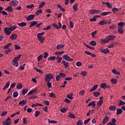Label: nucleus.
Instances as JSON below:
<instances>
[{
  "label": "nucleus",
  "mask_w": 125,
  "mask_h": 125,
  "mask_svg": "<svg viewBox=\"0 0 125 125\" xmlns=\"http://www.w3.org/2000/svg\"><path fill=\"white\" fill-rule=\"evenodd\" d=\"M11 6H17L18 5V1L17 0H13L11 1L9 4Z\"/></svg>",
  "instance_id": "nucleus-7"
},
{
  "label": "nucleus",
  "mask_w": 125,
  "mask_h": 125,
  "mask_svg": "<svg viewBox=\"0 0 125 125\" xmlns=\"http://www.w3.org/2000/svg\"><path fill=\"white\" fill-rule=\"evenodd\" d=\"M106 39H107L109 42H110V41H113V40H115V39H116V36L108 35L107 37H106Z\"/></svg>",
  "instance_id": "nucleus-14"
},
{
  "label": "nucleus",
  "mask_w": 125,
  "mask_h": 125,
  "mask_svg": "<svg viewBox=\"0 0 125 125\" xmlns=\"http://www.w3.org/2000/svg\"><path fill=\"white\" fill-rule=\"evenodd\" d=\"M56 59H57L58 63H61L62 59H63V58L58 56L57 58H56Z\"/></svg>",
  "instance_id": "nucleus-28"
},
{
  "label": "nucleus",
  "mask_w": 125,
  "mask_h": 125,
  "mask_svg": "<svg viewBox=\"0 0 125 125\" xmlns=\"http://www.w3.org/2000/svg\"><path fill=\"white\" fill-rule=\"evenodd\" d=\"M22 87H23V86L22 85L21 83H20L17 85V88L18 89H21V88H22Z\"/></svg>",
  "instance_id": "nucleus-49"
},
{
  "label": "nucleus",
  "mask_w": 125,
  "mask_h": 125,
  "mask_svg": "<svg viewBox=\"0 0 125 125\" xmlns=\"http://www.w3.org/2000/svg\"><path fill=\"white\" fill-rule=\"evenodd\" d=\"M109 122V117L108 116H105L103 120L102 124L103 125H105L106 123Z\"/></svg>",
  "instance_id": "nucleus-10"
},
{
  "label": "nucleus",
  "mask_w": 125,
  "mask_h": 125,
  "mask_svg": "<svg viewBox=\"0 0 125 125\" xmlns=\"http://www.w3.org/2000/svg\"><path fill=\"white\" fill-rule=\"evenodd\" d=\"M62 64H63V66H64L65 69L67 68H69L70 67V65H69V62H66V61H62Z\"/></svg>",
  "instance_id": "nucleus-8"
},
{
  "label": "nucleus",
  "mask_w": 125,
  "mask_h": 125,
  "mask_svg": "<svg viewBox=\"0 0 125 125\" xmlns=\"http://www.w3.org/2000/svg\"><path fill=\"white\" fill-rule=\"evenodd\" d=\"M73 95H74V94H70L67 95V98H68L69 99H70V100H73Z\"/></svg>",
  "instance_id": "nucleus-40"
},
{
  "label": "nucleus",
  "mask_w": 125,
  "mask_h": 125,
  "mask_svg": "<svg viewBox=\"0 0 125 125\" xmlns=\"http://www.w3.org/2000/svg\"><path fill=\"white\" fill-rule=\"evenodd\" d=\"M53 75H52L51 74L48 73L45 75L44 81L45 82H50V80H53Z\"/></svg>",
  "instance_id": "nucleus-3"
},
{
  "label": "nucleus",
  "mask_w": 125,
  "mask_h": 125,
  "mask_svg": "<svg viewBox=\"0 0 125 125\" xmlns=\"http://www.w3.org/2000/svg\"><path fill=\"white\" fill-rule=\"evenodd\" d=\"M14 47H15V49H18V50H19L20 49H21V47L18 44H15L14 45Z\"/></svg>",
  "instance_id": "nucleus-50"
},
{
  "label": "nucleus",
  "mask_w": 125,
  "mask_h": 125,
  "mask_svg": "<svg viewBox=\"0 0 125 125\" xmlns=\"http://www.w3.org/2000/svg\"><path fill=\"white\" fill-rule=\"evenodd\" d=\"M90 44L92 46H95V45H96L97 44V43L96 42H95V41H92L90 42Z\"/></svg>",
  "instance_id": "nucleus-34"
},
{
  "label": "nucleus",
  "mask_w": 125,
  "mask_h": 125,
  "mask_svg": "<svg viewBox=\"0 0 125 125\" xmlns=\"http://www.w3.org/2000/svg\"><path fill=\"white\" fill-rule=\"evenodd\" d=\"M108 23V22L106 21H104V20L103 21H100L99 22V24H100V25H106V24H107Z\"/></svg>",
  "instance_id": "nucleus-37"
},
{
  "label": "nucleus",
  "mask_w": 125,
  "mask_h": 125,
  "mask_svg": "<svg viewBox=\"0 0 125 125\" xmlns=\"http://www.w3.org/2000/svg\"><path fill=\"white\" fill-rule=\"evenodd\" d=\"M5 10L6 11H8L9 12H12L13 11V8L11 6H8L7 8H5Z\"/></svg>",
  "instance_id": "nucleus-23"
},
{
  "label": "nucleus",
  "mask_w": 125,
  "mask_h": 125,
  "mask_svg": "<svg viewBox=\"0 0 125 125\" xmlns=\"http://www.w3.org/2000/svg\"><path fill=\"white\" fill-rule=\"evenodd\" d=\"M91 14H101V11L98 10L91 9L90 10Z\"/></svg>",
  "instance_id": "nucleus-4"
},
{
  "label": "nucleus",
  "mask_w": 125,
  "mask_h": 125,
  "mask_svg": "<svg viewBox=\"0 0 125 125\" xmlns=\"http://www.w3.org/2000/svg\"><path fill=\"white\" fill-rule=\"evenodd\" d=\"M17 96H18V92H17V91L14 92L13 93L14 98H16V97H17Z\"/></svg>",
  "instance_id": "nucleus-57"
},
{
  "label": "nucleus",
  "mask_w": 125,
  "mask_h": 125,
  "mask_svg": "<svg viewBox=\"0 0 125 125\" xmlns=\"http://www.w3.org/2000/svg\"><path fill=\"white\" fill-rule=\"evenodd\" d=\"M37 24H38L37 21H31L29 27H30V28H32V27H34V26H36V25H37Z\"/></svg>",
  "instance_id": "nucleus-17"
},
{
  "label": "nucleus",
  "mask_w": 125,
  "mask_h": 125,
  "mask_svg": "<svg viewBox=\"0 0 125 125\" xmlns=\"http://www.w3.org/2000/svg\"><path fill=\"white\" fill-rule=\"evenodd\" d=\"M35 71H36L37 72H39V73H40V74H41L42 75V74H43V72H42V70L39 69L38 68H36L35 69Z\"/></svg>",
  "instance_id": "nucleus-53"
},
{
  "label": "nucleus",
  "mask_w": 125,
  "mask_h": 125,
  "mask_svg": "<svg viewBox=\"0 0 125 125\" xmlns=\"http://www.w3.org/2000/svg\"><path fill=\"white\" fill-rule=\"evenodd\" d=\"M47 83V86L49 88L52 87V83L51 82H49V81H46Z\"/></svg>",
  "instance_id": "nucleus-38"
},
{
  "label": "nucleus",
  "mask_w": 125,
  "mask_h": 125,
  "mask_svg": "<svg viewBox=\"0 0 125 125\" xmlns=\"http://www.w3.org/2000/svg\"><path fill=\"white\" fill-rule=\"evenodd\" d=\"M27 101H28V100L27 99L21 101L19 102V104L21 106H24V105H26V104H27Z\"/></svg>",
  "instance_id": "nucleus-11"
},
{
  "label": "nucleus",
  "mask_w": 125,
  "mask_h": 125,
  "mask_svg": "<svg viewBox=\"0 0 125 125\" xmlns=\"http://www.w3.org/2000/svg\"><path fill=\"white\" fill-rule=\"evenodd\" d=\"M116 27H117L116 25L112 24V25L109 26V29H111V30H114V29H115V28H116Z\"/></svg>",
  "instance_id": "nucleus-54"
},
{
  "label": "nucleus",
  "mask_w": 125,
  "mask_h": 125,
  "mask_svg": "<svg viewBox=\"0 0 125 125\" xmlns=\"http://www.w3.org/2000/svg\"><path fill=\"white\" fill-rule=\"evenodd\" d=\"M64 54V51H62L61 52H56V55H62V54Z\"/></svg>",
  "instance_id": "nucleus-52"
},
{
  "label": "nucleus",
  "mask_w": 125,
  "mask_h": 125,
  "mask_svg": "<svg viewBox=\"0 0 125 125\" xmlns=\"http://www.w3.org/2000/svg\"><path fill=\"white\" fill-rule=\"evenodd\" d=\"M100 51L102 53H104V54H106L107 53H110V51L108 48L106 49H100Z\"/></svg>",
  "instance_id": "nucleus-9"
},
{
  "label": "nucleus",
  "mask_w": 125,
  "mask_h": 125,
  "mask_svg": "<svg viewBox=\"0 0 125 125\" xmlns=\"http://www.w3.org/2000/svg\"><path fill=\"white\" fill-rule=\"evenodd\" d=\"M84 53L87 55H90V56H92V57H96V55L95 54H92L87 51H85Z\"/></svg>",
  "instance_id": "nucleus-19"
},
{
  "label": "nucleus",
  "mask_w": 125,
  "mask_h": 125,
  "mask_svg": "<svg viewBox=\"0 0 125 125\" xmlns=\"http://www.w3.org/2000/svg\"><path fill=\"white\" fill-rule=\"evenodd\" d=\"M100 42H101V43H102L103 44H104V43H108V42H109V40H108V39H102L100 40Z\"/></svg>",
  "instance_id": "nucleus-15"
},
{
  "label": "nucleus",
  "mask_w": 125,
  "mask_h": 125,
  "mask_svg": "<svg viewBox=\"0 0 125 125\" xmlns=\"http://www.w3.org/2000/svg\"><path fill=\"white\" fill-rule=\"evenodd\" d=\"M118 105L119 106H122V105H125V103L124 101L121 100Z\"/></svg>",
  "instance_id": "nucleus-62"
},
{
  "label": "nucleus",
  "mask_w": 125,
  "mask_h": 125,
  "mask_svg": "<svg viewBox=\"0 0 125 125\" xmlns=\"http://www.w3.org/2000/svg\"><path fill=\"white\" fill-rule=\"evenodd\" d=\"M27 8H29L30 9L33 8L34 7V4H31V5H28L26 6Z\"/></svg>",
  "instance_id": "nucleus-64"
},
{
  "label": "nucleus",
  "mask_w": 125,
  "mask_h": 125,
  "mask_svg": "<svg viewBox=\"0 0 125 125\" xmlns=\"http://www.w3.org/2000/svg\"><path fill=\"white\" fill-rule=\"evenodd\" d=\"M61 79V76H60V75H58L56 77V81H60V80Z\"/></svg>",
  "instance_id": "nucleus-61"
},
{
  "label": "nucleus",
  "mask_w": 125,
  "mask_h": 125,
  "mask_svg": "<svg viewBox=\"0 0 125 125\" xmlns=\"http://www.w3.org/2000/svg\"><path fill=\"white\" fill-rule=\"evenodd\" d=\"M93 105V108H95V106H96V104H95V101H93L90 103L88 104V107H90V106H92Z\"/></svg>",
  "instance_id": "nucleus-18"
},
{
  "label": "nucleus",
  "mask_w": 125,
  "mask_h": 125,
  "mask_svg": "<svg viewBox=\"0 0 125 125\" xmlns=\"http://www.w3.org/2000/svg\"><path fill=\"white\" fill-rule=\"evenodd\" d=\"M112 13V12H104L101 13V16H106V15H109Z\"/></svg>",
  "instance_id": "nucleus-22"
},
{
  "label": "nucleus",
  "mask_w": 125,
  "mask_h": 125,
  "mask_svg": "<svg viewBox=\"0 0 125 125\" xmlns=\"http://www.w3.org/2000/svg\"><path fill=\"white\" fill-rule=\"evenodd\" d=\"M57 6L62 12H64V11H65L66 10L65 9H64V8L62 7V6H61V5H60V4H58L57 5Z\"/></svg>",
  "instance_id": "nucleus-42"
},
{
  "label": "nucleus",
  "mask_w": 125,
  "mask_h": 125,
  "mask_svg": "<svg viewBox=\"0 0 125 125\" xmlns=\"http://www.w3.org/2000/svg\"><path fill=\"white\" fill-rule=\"evenodd\" d=\"M67 110L68 108L64 107L61 109V112H62V113H65V112H66V111H67Z\"/></svg>",
  "instance_id": "nucleus-55"
},
{
  "label": "nucleus",
  "mask_w": 125,
  "mask_h": 125,
  "mask_svg": "<svg viewBox=\"0 0 125 125\" xmlns=\"http://www.w3.org/2000/svg\"><path fill=\"white\" fill-rule=\"evenodd\" d=\"M110 81L113 84H116L118 83V81L116 79H112Z\"/></svg>",
  "instance_id": "nucleus-36"
},
{
  "label": "nucleus",
  "mask_w": 125,
  "mask_h": 125,
  "mask_svg": "<svg viewBox=\"0 0 125 125\" xmlns=\"http://www.w3.org/2000/svg\"><path fill=\"white\" fill-rule=\"evenodd\" d=\"M37 38L41 43L43 42V41H45V38L43 36L37 37Z\"/></svg>",
  "instance_id": "nucleus-16"
},
{
  "label": "nucleus",
  "mask_w": 125,
  "mask_h": 125,
  "mask_svg": "<svg viewBox=\"0 0 125 125\" xmlns=\"http://www.w3.org/2000/svg\"><path fill=\"white\" fill-rule=\"evenodd\" d=\"M25 66H26V63L21 65V66L19 67V70H20V71L24 70V69H25Z\"/></svg>",
  "instance_id": "nucleus-45"
},
{
  "label": "nucleus",
  "mask_w": 125,
  "mask_h": 125,
  "mask_svg": "<svg viewBox=\"0 0 125 125\" xmlns=\"http://www.w3.org/2000/svg\"><path fill=\"white\" fill-rule=\"evenodd\" d=\"M102 104H103V100H101L98 102L97 104V107H99L100 106H101V105H102Z\"/></svg>",
  "instance_id": "nucleus-31"
},
{
  "label": "nucleus",
  "mask_w": 125,
  "mask_h": 125,
  "mask_svg": "<svg viewBox=\"0 0 125 125\" xmlns=\"http://www.w3.org/2000/svg\"><path fill=\"white\" fill-rule=\"evenodd\" d=\"M116 109H117V107H116V106H110L109 107V110L110 111H116Z\"/></svg>",
  "instance_id": "nucleus-29"
},
{
  "label": "nucleus",
  "mask_w": 125,
  "mask_h": 125,
  "mask_svg": "<svg viewBox=\"0 0 125 125\" xmlns=\"http://www.w3.org/2000/svg\"><path fill=\"white\" fill-rule=\"evenodd\" d=\"M37 91H38L37 89H34L33 90H32L27 94V95H31V94H33L34 93L37 92Z\"/></svg>",
  "instance_id": "nucleus-26"
},
{
  "label": "nucleus",
  "mask_w": 125,
  "mask_h": 125,
  "mask_svg": "<svg viewBox=\"0 0 125 125\" xmlns=\"http://www.w3.org/2000/svg\"><path fill=\"white\" fill-rule=\"evenodd\" d=\"M48 60H51V61H54V60H56V57L55 56H52L50 57L48 59Z\"/></svg>",
  "instance_id": "nucleus-44"
},
{
  "label": "nucleus",
  "mask_w": 125,
  "mask_h": 125,
  "mask_svg": "<svg viewBox=\"0 0 125 125\" xmlns=\"http://www.w3.org/2000/svg\"><path fill=\"white\" fill-rule=\"evenodd\" d=\"M79 6V4L76 3L73 6V9L74 11H78L79 10V8H78Z\"/></svg>",
  "instance_id": "nucleus-20"
},
{
  "label": "nucleus",
  "mask_w": 125,
  "mask_h": 125,
  "mask_svg": "<svg viewBox=\"0 0 125 125\" xmlns=\"http://www.w3.org/2000/svg\"><path fill=\"white\" fill-rule=\"evenodd\" d=\"M9 31H10V29L9 28V27H5L4 29V32L5 34L7 35V36H10V34H11V32Z\"/></svg>",
  "instance_id": "nucleus-6"
},
{
  "label": "nucleus",
  "mask_w": 125,
  "mask_h": 125,
  "mask_svg": "<svg viewBox=\"0 0 125 125\" xmlns=\"http://www.w3.org/2000/svg\"><path fill=\"white\" fill-rule=\"evenodd\" d=\"M45 5V2L44 1L42 2L39 4V8H42V7H43V6H44Z\"/></svg>",
  "instance_id": "nucleus-32"
},
{
  "label": "nucleus",
  "mask_w": 125,
  "mask_h": 125,
  "mask_svg": "<svg viewBox=\"0 0 125 125\" xmlns=\"http://www.w3.org/2000/svg\"><path fill=\"white\" fill-rule=\"evenodd\" d=\"M28 89H23L21 91V94L22 95H25L27 92H28Z\"/></svg>",
  "instance_id": "nucleus-43"
},
{
  "label": "nucleus",
  "mask_w": 125,
  "mask_h": 125,
  "mask_svg": "<svg viewBox=\"0 0 125 125\" xmlns=\"http://www.w3.org/2000/svg\"><path fill=\"white\" fill-rule=\"evenodd\" d=\"M12 45V43H8L7 44L4 46L3 48L4 49H6L9 47V46H11Z\"/></svg>",
  "instance_id": "nucleus-33"
},
{
  "label": "nucleus",
  "mask_w": 125,
  "mask_h": 125,
  "mask_svg": "<svg viewBox=\"0 0 125 125\" xmlns=\"http://www.w3.org/2000/svg\"><path fill=\"white\" fill-rule=\"evenodd\" d=\"M17 28V27L16 26L13 25V26H10L9 29L10 31H14V30H16Z\"/></svg>",
  "instance_id": "nucleus-47"
},
{
  "label": "nucleus",
  "mask_w": 125,
  "mask_h": 125,
  "mask_svg": "<svg viewBox=\"0 0 125 125\" xmlns=\"http://www.w3.org/2000/svg\"><path fill=\"white\" fill-rule=\"evenodd\" d=\"M98 87V84H95L94 85L93 87L91 89H90V92H92L93 91H94V90H96V88Z\"/></svg>",
  "instance_id": "nucleus-24"
},
{
  "label": "nucleus",
  "mask_w": 125,
  "mask_h": 125,
  "mask_svg": "<svg viewBox=\"0 0 125 125\" xmlns=\"http://www.w3.org/2000/svg\"><path fill=\"white\" fill-rule=\"evenodd\" d=\"M41 13H42V10L39 9L36 11L35 13L36 15H40Z\"/></svg>",
  "instance_id": "nucleus-41"
},
{
  "label": "nucleus",
  "mask_w": 125,
  "mask_h": 125,
  "mask_svg": "<svg viewBox=\"0 0 125 125\" xmlns=\"http://www.w3.org/2000/svg\"><path fill=\"white\" fill-rule=\"evenodd\" d=\"M115 46V44L114 43H112L111 44L107 45V47L108 48H112Z\"/></svg>",
  "instance_id": "nucleus-56"
},
{
  "label": "nucleus",
  "mask_w": 125,
  "mask_h": 125,
  "mask_svg": "<svg viewBox=\"0 0 125 125\" xmlns=\"http://www.w3.org/2000/svg\"><path fill=\"white\" fill-rule=\"evenodd\" d=\"M68 118H71L72 119H75L76 118V116L74 114H70L68 116Z\"/></svg>",
  "instance_id": "nucleus-59"
},
{
  "label": "nucleus",
  "mask_w": 125,
  "mask_h": 125,
  "mask_svg": "<svg viewBox=\"0 0 125 125\" xmlns=\"http://www.w3.org/2000/svg\"><path fill=\"white\" fill-rule=\"evenodd\" d=\"M124 25H125V22H120L118 23V32L120 34V35H123L124 34Z\"/></svg>",
  "instance_id": "nucleus-1"
},
{
  "label": "nucleus",
  "mask_w": 125,
  "mask_h": 125,
  "mask_svg": "<svg viewBox=\"0 0 125 125\" xmlns=\"http://www.w3.org/2000/svg\"><path fill=\"white\" fill-rule=\"evenodd\" d=\"M112 72L113 74H114V75H120V73L119 72H118V71H117L116 69H114L112 70Z\"/></svg>",
  "instance_id": "nucleus-35"
},
{
  "label": "nucleus",
  "mask_w": 125,
  "mask_h": 125,
  "mask_svg": "<svg viewBox=\"0 0 125 125\" xmlns=\"http://www.w3.org/2000/svg\"><path fill=\"white\" fill-rule=\"evenodd\" d=\"M64 47V45L63 44H59L57 46V49H61V48H63Z\"/></svg>",
  "instance_id": "nucleus-46"
},
{
  "label": "nucleus",
  "mask_w": 125,
  "mask_h": 125,
  "mask_svg": "<svg viewBox=\"0 0 125 125\" xmlns=\"http://www.w3.org/2000/svg\"><path fill=\"white\" fill-rule=\"evenodd\" d=\"M10 84V82H9V81H8L7 83L5 85L4 88H3V90H5L6 88H8V86H9Z\"/></svg>",
  "instance_id": "nucleus-30"
},
{
  "label": "nucleus",
  "mask_w": 125,
  "mask_h": 125,
  "mask_svg": "<svg viewBox=\"0 0 125 125\" xmlns=\"http://www.w3.org/2000/svg\"><path fill=\"white\" fill-rule=\"evenodd\" d=\"M50 97H52L53 98H56V96H55V94L53 93H50L49 95Z\"/></svg>",
  "instance_id": "nucleus-58"
},
{
  "label": "nucleus",
  "mask_w": 125,
  "mask_h": 125,
  "mask_svg": "<svg viewBox=\"0 0 125 125\" xmlns=\"http://www.w3.org/2000/svg\"><path fill=\"white\" fill-rule=\"evenodd\" d=\"M83 124V123L82 120H79L77 121V125H82Z\"/></svg>",
  "instance_id": "nucleus-63"
},
{
  "label": "nucleus",
  "mask_w": 125,
  "mask_h": 125,
  "mask_svg": "<svg viewBox=\"0 0 125 125\" xmlns=\"http://www.w3.org/2000/svg\"><path fill=\"white\" fill-rule=\"evenodd\" d=\"M40 114H41V112H40V111H35V117H36V118H37V117H38L40 115Z\"/></svg>",
  "instance_id": "nucleus-60"
},
{
  "label": "nucleus",
  "mask_w": 125,
  "mask_h": 125,
  "mask_svg": "<svg viewBox=\"0 0 125 125\" xmlns=\"http://www.w3.org/2000/svg\"><path fill=\"white\" fill-rule=\"evenodd\" d=\"M35 15H30L26 18V20L27 21H32L35 18Z\"/></svg>",
  "instance_id": "nucleus-13"
},
{
  "label": "nucleus",
  "mask_w": 125,
  "mask_h": 125,
  "mask_svg": "<svg viewBox=\"0 0 125 125\" xmlns=\"http://www.w3.org/2000/svg\"><path fill=\"white\" fill-rule=\"evenodd\" d=\"M10 40H16L17 39V34H13L10 37Z\"/></svg>",
  "instance_id": "nucleus-21"
},
{
  "label": "nucleus",
  "mask_w": 125,
  "mask_h": 125,
  "mask_svg": "<svg viewBox=\"0 0 125 125\" xmlns=\"http://www.w3.org/2000/svg\"><path fill=\"white\" fill-rule=\"evenodd\" d=\"M93 94L95 96V97H98V96H100L101 94L97 91H95L93 93Z\"/></svg>",
  "instance_id": "nucleus-39"
},
{
  "label": "nucleus",
  "mask_w": 125,
  "mask_h": 125,
  "mask_svg": "<svg viewBox=\"0 0 125 125\" xmlns=\"http://www.w3.org/2000/svg\"><path fill=\"white\" fill-rule=\"evenodd\" d=\"M116 123H117V120L115 119V118H113L111 120V122H109L107 124V125H117L116 124Z\"/></svg>",
  "instance_id": "nucleus-12"
},
{
  "label": "nucleus",
  "mask_w": 125,
  "mask_h": 125,
  "mask_svg": "<svg viewBox=\"0 0 125 125\" xmlns=\"http://www.w3.org/2000/svg\"><path fill=\"white\" fill-rule=\"evenodd\" d=\"M21 56H22V55L20 54L17 57L14 58L13 60V65H14L16 67H18V66H19V63L17 61L21 58Z\"/></svg>",
  "instance_id": "nucleus-2"
},
{
  "label": "nucleus",
  "mask_w": 125,
  "mask_h": 125,
  "mask_svg": "<svg viewBox=\"0 0 125 125\" xmlns=\"http://www.w3.org/2000/svg\"><path fill=\"white\" fill-rule=\"evenodd\" d=\"M52 26H54V28H56V29H58V30H59L60 29V27H59L58 25L55 23H53Z\"/></svg>",
  "instance_id": "nucleus-51"
},
{
  "label": "nucleus",
  "mask_w": 125,
  "mask_h": 125,
  "mask_svg": "<svg viewBox=\"0 0 125 125\" xmlns=\"http://www.w3.org/2000/svg\"><path fill=\"white\" fill-rule=\"evenodd\" d=\"M17 24L19 25L20 27H25V26H27V23L24 22H22L21 23H18Z\"/></svg>",
  "instance_id": "nucleus-25"
},
{
  "label": "nucleus",
  "mask_w": 125,
  "mask_h": 125,
  "mask_svg": "<svg viewBox=\"0 0 125 125\" xmlns=\"http://www.w3.org/2000/svg\"><path fill=\"white\" fill-rule=\"evenodd\" d=\"M42 57H43V56H42V54H41L38 57L37 60L38 62H40V61H41V60L42 59Z\"/></svg>",
  "instance_id": "nucleus-48"
},
{
  "label": "nucleus",
  "mask_w": 125,
  "mask_h": 125,
  "mask_svg": "<svg viewBox=\"0 0 125 125\" xmlns=\"http://www.w3.org/2000/svg\"><path fill=\"white\" fill-rule=\"evenodd\" d=\"M62 57L65 60L68 61L69 62H71V61H74V59H71V58H70L68 55H63Z\"/></svg>",
  "instance_id": "nucleus-5"
},
{
  "label": "nucleus",
  "mask_w": 125,
  "mask_h": 125,
  "mask_svg": "<svg viewBox=\"0 0 125 125\" xmlns=\"http://www.w3.org/2000/svg\"><path fill=\"white\" fill-rule=\"evenodd\" d=\"M121 114H123V110L122 108H117L116 115H120Z\"/></svg>",
  "instance_id": "nucleus-27"
}]
</instances>
